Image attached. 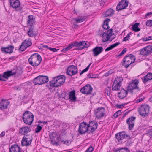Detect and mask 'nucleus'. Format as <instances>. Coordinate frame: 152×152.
Instances as JSON below:
<instances>
[{
	"label": "nucleus",
	"mask_w": 152,
	"mask_h": 152,
	"mask_svg": "<svg viewBox=\"0 0 152 152\" xmlns=\"http://www.w3.org/2000/svg\"><path fill=\"white\" fill-rule=\"evenodd\" d=\"M128 2L126 0H122L119 2L117 6L116 10L119 11L126 8L128 6Z\"/></svg>",
	"instance_id": "9"
},
{
	"label": "nucleus",
	"mask_w": 152,
	"mask_h": 152,
	"mask_svg": "<svg viewBox=\"0 0 152 152\" xmlns=\"http://www.w3.org/2000/svg\"><path fill=\"white\" fill-rule=\"evenodd\" d=\"M92 90V88L89 84L86 85L84 87L82 88L80 91L82 93L88 95L91 93Z\"/></svg>",
	"instance_id": "14"
},
{
	"label": "nucleus",
	"mask_w": 152,
	"mask_h": 152,
	"mask_svg": "<svg viewBox=\"0 0 152 152\" xmlns=\"http://www.w3.org/2000/svg\"><path fill=\"white\" fill-rule=\"evenodd\" d=\"M49 50L52 51L53 52H57L59 50H60L61 52L62 53H65L67 51L69 50L71 48H63L62 50L60 49H56V48H47Z\"/></svg>",
	"instance_id": "31"
},
{
	"label": "nucleus",
	"mask_w": 152,
	"mask_h": 152,
	"mask_svg": "<svg viewBox=\"0 0 152 152\" xmlns=\"http://www.w3.org/2000/svg\"><path fill=\"white\" fill-rule=\"evenodd\" d=\"M26 48H19L18 50L20 52H22L24 51Z\"/></svg>",
	"instance_id": "55"
},
{
	"label": "nucleus",
	"mask_w": 152,
	"mask_h": 152,
	"mask_svg": "<svg viewBox=\"0 0 152 152\" xmlns=\"http://www.w3.org/2000/svg\"><path fill=\"white\" fill-rule=\"evenodd\" d=\"M102 50L103 48H94L92 51L94 56H96L101 53Z\"/></svg>",
	"instance_id": "33"
},
{
	"label": "nucleus",
	"mask_w": 152,
	"mask_h": 152,
	"mask_svg": "<svg viewBox=\"0 0 152 152\" xmlns=\"http://www.w3.org/2000/svg\"><path fill=\"white\" fill-rule=\"evenodd\" d=\"M113 72V70H110L105 74V76H107L109 75L112 74Z\"/></svg>",
	"instance_id": "51"
},
{
	"label": "nucleus",
	"mask_w": 152,
	"mask_h": 152,
	"mask_svg": "<svg viewBox=\"0 0 152 152\" xmlns=\"http://www.w3.org/2000/svg\"><path fill=\"white\" fill-rule=\"evenodd\" d=\"M79 26V25H77L76 24L74 23H73V26L74 27V28H76L78 26Z\"/></svg>",
	"instance_id": "58"
},
{
	"label": "nucleus",
	"mask_w": 152,
	"mask_h": 152,
	"mask_svg": "<svg viewBox=\"0 0 152 152\" xmlns=\"http://www.w3.org/2000/svg\"><path fill=\"white\" fill-rule=\"evenodd\" d=\"M42 127L38 125L37 126V127L35 129V132L36 133H38L42 129Z\"/></svg>",
	"instance_id": "44"
},
{
	"label": "nucleus",
	"mask_w": 152,
	"mask_h": 152,
	"mask_svg": "<svg viewBox=\"0 0 152 152\" xmlns=\"http://www.w3.org/2000/svg\"><path fill=\"white\" fill-rule=\"evenodd\" d=\"M126 51V48H124V49L121 52V53L118 56H120L124 54Z\"/></svg>",
	"instance_id": "49"
},
{
	"label": "nucleus",
	"mask_w": 152,
	"mask_h": 152,
	"mask_svg": "<svg viewBox=\"0 0 152 152\" xmlns=\"http://www.w3.org/2000/svg\"><path fill=\"white\" fill-rule=\"evenodd\" d=\"M34 116L29 111H26L23 113L22 119L24 122L28 125H31L34 120Z\"/></svg>",
	"instance_id": "3"
},
{
	"label": "nucleus",
	"mask_w": 152,
	"mask_h": 152,
	"mask_svg": "<svg viewBox=\"0 0 152 152\" xmlns=\"http://www.w3.org/2000/svg\"><path fill=\"white\" fill-rule=\"evenodd\" d=\"M114 11L112 9L110 8L106 11L104 15V17H106L111 16L114 13Z\"/></svg>",
	"instance_id": "37"
},
{
	"label": "nucleus",
	"mask_w": 152,
	"mask_h": 152,
	"mask_svg": "<svg viewBox=\"0 0 152 152\" xmlns=\"http://www.w3.org/2000/svg\"><path fill=\"white\" fill-rule=\"evenodd\" d=\"M135 119V117H131L127 119L126 122L129 125V130H131L134 127Z\"/></svg>",
	"instance_id": "21"
},
{
	"label": "nucleus",
	"mask_w": 152,
	"mask_h": 152,
	"mask_svg": "<svg viewBox=\"0 0 152 152\" xmlns=\"http://www.w3.org/2000/svg\"><path fill=\"white\" fill-rule=\"evenodd\" d=\"M27 25L28 26H32L35 24L34 16L33 15H29L27 18Z\"/></svg>",
	"instance_id": "23"
},
{
	"label": "nucleus",
	"mask_w": 152,
	"mask_h": 152,
	"mask_svg": "<svg viewBox=\"0 0 152 152\" xmlns=\"http://www.w3.org/2000/svg\"><path fill=\"white\" fill-rule=\"evenodd\" d=\"M131 34L132 33L131 32H130L124 38L123 41H126L127 40H128L129 39L130 35H131Z\"/></svg>",
	"instance_id": "43"
},
{
	"label": "nucleus",
	"mask_w": 152,
	"mask_h": 152,
	"mask_svg": "<svg viewBox=\"0 0 152 152\" xmlns=\"http://www.w3.org/2000/svg\"><path fill=\"white\" fill-rule=\"evenodd\" d=\"M127 94V91L124 89H122L118 93V96L120 98L123 99L126 97Z\"/></svg>",
	"instance_id": "32"
},
{
	"label": "nucleus",
	"mask_w": 152,
	"mask_h": 152,
	"mask_svg": "<svg viewBox=\"0 0 152 152\" xmlns=\"http://www.w3.org/2000/svg\"><path fill=\"white\" fill-rule=\"evenodd\" d=\"M32 45V42L31 39H26L24 40L21 45L20 46L19 48H21L22 47L24 48H28Z\"/></svg>",
	"instance_id": "26"
},
{
	"label": "nucleus",
	"mask_w": 152,
	"mask_h": 152,
	"mask_svg": "<svg viewBox=\"0 0 152 152\" xmlns=\"http://www.w3.org/2000/svg\"><path fill=\"white\" fill-rule=\"evenodd\" d=\"M113 33V29L111 28L104 32L102 35V41L103 42L108 41H111L115 37V35Z\"/></svg>",
	"instance_id": "4"
},
{
	"label": "nucleus",
	"mask_w": 152,
	"mask_h": 152,
	"mask_svg": "<svg viewBox=\"0 0 152 152\" xmlns=\"http://www.w3.org/2000/svg\"><path fill=\"white\" fill-rule=\"evenodd\" d=\"M38 123H43L44 124H46L47 123V122H41L40 121H39Z\"/></svg>",
	"instance_id": "61"
},
{
	"label": "nucleus",
	"mask_w": 152,
	"mask_h": 152,
	"mask_svg": "<svg viewBox=\"0 0 152 152\" xmlns=\"http://www.w3.org/2000/svg\"><path fill=\"white\" fill-rule=\"evenodd\" d=\"M21 149L17 145H12L10 148V152H21Z\"/></svg>",
	"instance_id": "24"
},
{
	"label": "nucleus",
	"mask_w": 152,
	"mask_h": 152,
	"mask_svg": "<svg viewBox=\"0 0 152 152\" xmlns=\"http://www.w3.org/2000/svg\"><path fill=\"white\" fill-rule=\"evenodd\" d=\"M14 48H1V51L4 53H11L13 52Z\"/></svg>",
	"instance_id": "38"
},
{
	"label": "nucleus",
	"mask_w": 152,
	"mask_h": 152,
	"mask_svg": "<svg viewBox=\"0 0 152 152\" xmlns=\"http://www.w3.org/2000/svg\"><path fill=\"white\" fill-rule=\"evenodd\" d=\"M151 14H152V12H149L148 13H147L145 15V16L146 17L147 16H149L150 15H151Z\"/></svg>",
	"instance_id": "57"
},
{
	"label": "nucleus",
	"mask_w": 152,
	"mask_h": 152,
	"mask_svg": "<svg viewBox=\"0 0 152 152\" xmlns=\"http://www.w3.org/2000/svg\"><path fill=\"white\" fill-rule=\"evenodd\" d=\"M115 152H129V151L127 148H122L116 150Z\"/></svg>",
	"instance_id": "40"
},
{
	"label": "nucleus",
	"mask_w": 152,
	"mask_h": 152,
	"mask_svg": "<svg viewBox=\"0 0 152 152\" xmlns=\"http://www.w3.org/2000/svg\"><path fill=\"white\" fill-rule=\"evenodd\" d=\"M120 44V42H117L109 46L107 48H115Z\"/></svg>",
	"instance_id": "48"
},
{
	"label": "nucleus",
	"mask_w": 152,
	"mask_h": 152,
	"mask_svg": "<svg viewBox=\"0 0 152 152\" xmlns=\"http://www.w3.org/2000/svg\"><path fill=\"white\" fill-rule=\"evenodd\" d=\"M113 48H106V49H105V51H109L111 50Z\"/></svg>",
	"instance_id": "59"
},
{
	"label": "nucleus",
	"mask_w": 152,
	"mask_h": 152,
	"mask_svg": "<svg viewBox=\"0 0 152 152\" xmlns=\"http://www.w3.org/2000/svg\"><path fill=\"white\" fill-rule=\"evenodd\" d=\"M139 81L137 80H132V82L130 83L128 87V90L131 91L138 88L137 85Z\"/></svg>",
	"instance_id": "19"
},
{
	"label": "nucleus",
	"mask_w": 152,
	"mask_h": 152,
	"mask_svg": "<svg viewBox=\"0 0 152 152\" xmlns=\"http://www.w3.org/2000/svg\"><path fill=\"white\" fill-rule=\"evenodd\" d=\"M94 148L93 147L90 146L87 149L85 152H92Z\"/></svg>",
	"instance_id": "50"
},
{
	"label": "nucleus",
	"mask_w": 152,
	"mask_h": 152,
	"mask_svg": "<svg viewBox=\"0 0 152 152\" xmlns=\"http://www.w3.org/2000/svg\"><path fill=\"white\" fill-rule=\"evenodd\" d=\"M61 142H62L63 143L65 144L66 145H67L68 143H69L70 142V140H62L61 141Z\"/></svg>",
	"instance_id": "52"
},
{
	"label": "nucleus",
	"mask_w": 152,
	"mask_h": 152,
	"mask_svg": "<svg viewBox=\"0 0 152 152\" xmlns=\"http://www.w3.org/2000/svg\"><path fill=\"white\" fill-rule=\"evenodd\" d=\"M28 61L30 65L34 66H37L40 63L42 58L39 55L34 53L31 56Z\"/></svg>",
	"instance_id": "2"
},
{
	"label": "nucleus",
	"mask_w": 152,
	"mask_h": 152,
	"mask_svg": "<svg viewBox=\"0 0 152 152\" xmlns=\"http://www.w3.org/2000/svg\"><path fill=\"white\" fill-rule=\"evenodd\" d=\"M32 140V139L30 136H24L22 140V145L23 146H28L31 144Z\"/></svg>",
	"instance_id": "13"
},
{
	"label": "nucleus",
	"mask_w": 152,
	"mask_h": 152,
	"mask_svg": "<svg viewBox=\"0 0 152 152\" xmlns=\"http://www.w3.org/2000/svg\"><path fill=\"white\" fill-rule=\"evenodd\" d=\"M28 34L30 37H35L37 35L38 32L34 26H31L29 28Z\"/></svg>",
	"instance_id": "18"
},
{
	"label": "nucleus",
	"mask_w": 152,
	"mask_h": 152,
	"mask_svg": "<svg viewBox=\"0 0 152 152\" xmlns=\"http://www.w3.org/2000/svg\"><path fill=\"white\" fill-rule=\"evenodd\" d=\"M139 25V23H136L133 25L131 27L132 29L135 32H137L140 30V29L138 26Z\"/></svg>",
	"instance_id": "35"
},
{
	"label": "nucleus",
	"mask_w": 152,
	"mask_h": 152,
	"mask_svg": "<svg viewBox=\"0 0 152 152\" xmlns=\"http://www.w3.org/2000/svg\"><path fill=\"white\" fill-rule=\"evenodd\" d=\"M121 112L120 111H118L116 112L115 114H114L113 116V118H116L118 117V116L120 115H121Z\"/></svg>",
	"instance_id": "42"
},
{
	"label": "nucleus",
	"mask_w": 152,
	"mask_h": 152,
	"mask_svg": "<svg viewBox=\"0 0 152 152\" xmlns=\"http://www.w3.org/2000/svg\"><path fill=\"white\" fill-rule=\"evenodd\" d=\"M5 135V132H2V133L0 134L1 137L4 136Z\"/></svg>",
	"instance_id": "56"
},
{
	"label": "nucleus",
	"mask_w": 152,
	"mask_h": 152,
	"mask_svg": "<svg viewBox=\"0 0 152 152\" xmlns=\"http://www.w3.org/2000/svg\"><path fill=\"white\" fill-rule=\"evenodd\" d=\"M90 45L91 44L86 41H82L79 42L75 41L69 44L66 48H73L74 47L79 48V47L81 46H82V48H88Z\"/></svg>",
	"instance_id": "5"
},
{
	"label": "nucleus",
	"mask_w": 152,
	"mask_h": 152,
	"mask_svg": "<svg viewBox=\"0 0 152 152\" xmlns=\"http://www.w3.org/2000/svg\"><path fill=\"white\" fill-rule=\"evenodd\" d=\"M105 92L108 96H110V89L109 87L105 89Z\"/></svg>",
	"instance_id": "45"
},
{
	"label": "nucleus",
	"mask_w": 152,
	"mask_h": 152,
	"mask_svg": "<svg viewBox=\"0 0 152 152\" xmlns=\"http://www.w3.org/2000/svg\"><path fill=\"white\" fill-rule=\"evenodd\" d=\"M145 98L143 97L141 98H139V99H138L136 100V102L138 103L141 101H142Z\"/></svg>",
	"instance_id": "54"
},
{
	"label": "nucleus",
	"mask_w": 152,
	"mask_h": 152,
	"mask_svg": "<svg viewBox=\"0 0 152 152\" xmlns=\"http://www.w3.org/2000/svg\"><path fill=\"white\" fill-rule=\"evenodd\" d=\"M10 102L7 100H4L2 99L0 102V108L2 110L4 109H7V106L8 105Z\"/></svg>",
	"instance_id": "27"
},
{
	"label": "nucleus",
	"mask_w": 152,
	"mask_h": 152,
	"mask_svg": "<svg viewBox=\"0 0 152 152\" xmlns=\"http://www.w3.org/2000/svg\"><path fill=\"white\" fill-rule=\"evenodd\" d=\"M88 130V124L85 122L80 123L79 125L78 132L81 134L85 133Z\"/></svg>",
	"instance_id": "12"
},
{
	"label": "nucleus",
	"mask_w": 152,
	"mask_h": 152,
	"mask_svg": "<svg viewBox=\"0 0 152 152\" xmlns=\"http://www.w3.org/2000/svg\"><path fill=\"white\" fill-rule=\"evenodd\" d=\"M91 64V63H90L88 65V66L86 69H83V70L82 71V72L80 73V75H81L82 74H83L84 72H86L88 70Z\"/></svg>",
	"instance_id": "46"
},
{
	"label": "nucleus",
	"mask_w": 152,
	"mask_h": 152,
	"mask_svg": "<svg viewBox=\"0 0 152 152\" xmlns=\"http://www.w3.org/2000/svg\"><path fill=\"white\" fill-rule=\"evenodd\" d=\"M146 135L147 136H149L150 137H152V128L148 130Z\"/></svg>",
	"instance_id": "47"
},
{
	"label": "nucleus",
	"mask_w": 152,
	"mask_h": 152,
	"mask_svg": "<svg viewBox=\"0 0 152 152\" xmlns=\"http://www.w3.org/2000/svg\"><path fill=\"white\" fill-rule=\"evenodd\" d=\"M42 48H49L48 46L46 45H43L42 46Z\"/></svg>",
	"instance_id": "62"
},
{
	"label": "nucleus",
	"mask_w": 152,
	"mask_h": 152,
	"mask_svg": "<svg viewBox=\"0 0 152 152\" xmlns=\"http://www.w3.org/2000/svg\"><path fill=\"white\" fill-rule=\"evenodd\" d=\"M48 77L39 75L34 79L33 82L35 85H39L45 84L48 82Z\"/></svg>",
	"instance_id": "8"
},
{
	"label": "nucleus",
	"mask_w": 152,
	"mask_h": 152,
	"mask_svg": "<svg viewBox=\"0 0 152 152\" xmlns=\"http://www.w3.org/2000/svg\"><path fill=\"white\" fill-rule=\"evenodd\" d=\"M49 137L51 142L53 144H57L58 141V134L56 132H52L50 135Z\"/></svg>",
	"instance_id": "16"
},
{
	"label": "nucleus",
	"mask_w": 152,
	"mask_h": 152,
	"mask_svg": "<svg viewBox=\"0 0 152 152\" xmlns=\"http://www.w3.org/2000/svg\"><path fill=\"white\" fill-rule=\"evenodd\" d=\"M150 107L148 104H142L138 108V112L140 115L143 117H145L148 115Z\"/></svg>",
	"instance_id": "6"
},
{
	"label": "nucleus",
	"mask_w": 152,
	"mask_h": 152,
	"mask_svg": "<svg viewBox=\"0 0 152 152\" xmlns=\"http://www.w3.org/2000/svg\"><path fill=\"white\" fill-rule=\"evenodd\" d=\"M10 6L13 8H18L20 5V2L18 0H9Z\"/></svg>",
	"instance_id": "22"
},
{
	"label": "nucleus",
	"mask_w": 152,
	"mask_h": 152,
	"mask_svg": "<svg viewBox=\"0 0 152 152\" xmlns=\"http://www.w3.org/2000/svg\"><path fill=\"white\" fill-rule=\"evenodd\" d=\"M105 109L103 107L98 108L95 110V114L96 117L100 118L104 116L105 113Z\"/></svg>",
	"instance_id": "15"
},
{
	"label": "nucleus",
	"mask_w": 152,
	"mask_h": 152,
	"mask_svg": "<svg viewBox=\"0 0 152 152\" xmlns=\"http://www.w3.org/2000/svg\"><path fill=\"white\" fill-rule=\"evenodd\" d=\"M121 79L117 77L114 80L112 85V89L113 90H118L121 85Z\"/></svg>",
	"instance_id": "10"
},
{
	"label": "nucleus",
	"mask_w": 152,
	"mask_h": 152,
	"mask_svg": "<svg viewBox=\"0 0 152 152\" xmlns=\"http://www.w3.org/2000/svg\"><path fill=\"white\" fill-rule=\"evenodd\" d=\"M152 80V73H149L145 76L143 78V82L145 84L146 82Z\"/></svg>",
	"instance_id": "29"
},
{
	"label": "nucleus",
	"mask_w": 152,
	"mask_h": 152,
	"mask_svg": "<svg viewBox=\"0 0 152 152\" xmlns=\"http://www.w3.org/2000/svg\"><path fill=\"white\" fill-rule=\"evenodd\" d=\"M97 122L96 121H94L90 122L89 124H88V130L93 132L97 128Z\"/></svg>",
	"instance_id": "20"
},
{
	"label": "nucleus",
	"mask_w": 152,
	"mask_h": 152,
	"mask_svg": "<svg viewBox=\"0 0 152 152\" xmlns=\"http://www.w3.org/2000/svg\"><path fill=\"white\" fill-rule=\"evenodd\" d=\"M145 25L147 26L152 27V20H147L145 23Z\"/></svg>",
	"instance_id": "41"
},
{
	"label": "nucleus",
	"mask_w": 152,
	"mask_h": 152,
	"mask_svg": "<svg viewBox=\"0 0 152 152\" xmlns=\"http://www.w3.org/2000/svg\"><path fill=\"white\" fill-rule=\"evenodd\" d=\"M128 136L123 132L117 133L116 134V138L119 140L126 138Z\"/></svg>",
	"instance_id": "30"
},
{
	"label": "nucleus",
	"mask_w": 152,
	"mask_h": 152,
	"mask_svg": "<svg viewBox=\"0 0 152 152\" xmlns=\"http://www.w3.org/2000/svg\"><path fill=\"white\" fill-rule=\"evenodd\" d=\"M74 20L76 21L77 23H79L84 21L85 20V19L83 17H79L78 18H74Z\"/></svg>",
	"instance_id": "39"
},
{
	"label": "nucleus",
	"mask_w": 152,
	"mask_h": 152,
	"mask_svg": "<svg viewBox=\"0 0 152 152\" xmlns=\"http://www.w3.org/2000/svg\"><path fill=\"white\" fill-rule=\"evenodd\" d=\"M149 40L152 39V36L148 37Z\"/></svg>",
	"instance_id": "64"
},
{
	"label": "nucleus",
	"mask_w": 152,
	"mask_h": 152,
	"mask_svg": "<svg viewBox=\"0 0 152 152\" xmlns=\"http://www.w3.org/2000/svg\"><path fill=\"white\" fill-rule=\"evenodd\" d=\"M135 60V57L134 56L130 54L126 56L123 59V65L126 68H127L132 64L134 63Z\"/></svg>",
	"instance_id": "7"
},
{
	"label": "nucleus",
	"mask_w": 152,
	"mask_h": 152,
	"mask_svg": "<svg viewBox=\"0 0 152 152\" xmlns=\"http://www.w3.org/2000/svg\"><path fill=\"white\" fill-rule=\"evenodd\" d=\"M77 72V67L74 65H71L68 67L66 73L69 75L72 76L76 74Z\"/></svg>",
	"instance_id": "11"
},
{
	"label": "nucleus",
	"mask_w": 152,
	"mask_h": 152,
	"mask_svg": "<svg viewBox=\"0 0 152 152\" xmlns=\"http://www.w3.org/2000/svg\"><path fill=\"white\" fill-rule=\"evenodd\" d=\"M122 106V105H118L117 106V107L119 108H120Z\"/></svg>",
	"instance_id": "63"
},
{
	"label": "nucleus",
	"mask_w": 152,
	"mask_h": 152,
	"mask_svg": "<svg viewBox=\"0 0 152 152\" xmlns=\"http://www.w3.org/2000/svg\"><path fill=\"white\" fill-rule=\"evenodd\" d=\"M65 79V77L64 75L56 76L53 78L50 81V85L55 87L60 86L64 83Z\"/></svg>",
	"instance_id": "1"
},
{
	"label": "nucleus",
	"mask_w": 152,
	"mask_h": 152,
	"mask_svg": "<svg viewBox=\"0 0 152 152\" xmlns=\"http://www.w3.org/2000/svg\"><path fill=\"white\" fill-rule=\"evenodd\" d=\"M69 99L72 102H74L76 101V98L75 97V91L73 90L70 92L69 95Z\"/></svg>",
	"instance_id": "34"
},
{
	"label": "nucleus",
	"mask_w": 152,
	"mask_h": 152,
	"mask_svg": "<svg viewBox=\"0 0 152 152\" xmlns=\"http://www.w3.org/2000/svg\"><path fill=\"white\" fill-rule=\"evenodd\" d=\"M110 20V19H107L104 20L102 25L104 29L107 30L109 29L108 23Z\"/></svg>",
	"instance_id": "36"
},
{
	"label": "nucleus",
	"mask_w": 152,
	"mask_h": 152,
	"mask_svg": "<svg viewBox=\"0 0 152 152\" xmlns=\"http://www.w3.org/2000/svg\"><path fill=\"white\" fill-rule=\"evenodd\" d=\"M144 48H152V44L148 45L146 46Z\"/></svg>",
	"instance_id": "60"
},
{
	"label": "nucleus",
	"mask_w": 152,
	"mask_h": 152,
	"mask_svg": "<svg viewBox=\"0 0 152 152\" xmlns=\"http://www.w3.org/2000/svg\"><path fill=\"white\" fill-rule=\"evenodd\" d=\"M152 48H142L140 50V54L143 56L147 55L151 52Z\"/></svg>",
	"instance_id": "25"
},
{
	"label": "nucleus",
	"mask_w": 152,
	"mask_h": 152,
	"mask_svg": "<svg viewBox=\"0 0 152 152\" xmlns=\"http://www.w3.org/2000/svg\"><path fill=\"white\" fill-rule=\"evenodd\" d=\"M107 1V0H101L100 2V4L101 6H103L105 4Z\"/></svg>",
	"instance_id": "53"
},
{
	"label": "nucleus",
	"mask_w": 152,
	"mask_h": 152,
	"mask_svg": "<svg viewBox=\"0 0 152 152\" xmlns=\"http://www.w3.org/2000/svg\"><path fill=\"white\" fill-rule=\"evenodd\" d=\"M30 130V129L28 127H23L20 129L19 133L22 135H24L29 132Z\"/></svg>",
	"instance_id": "28"
},
{
	"label": "nucleus",
	"mask_w": 152,
	"mask_h": 152,
	"mask_svg": "<svg viewBox=\"0 0 152 152\" xmlns=\"http://www.w3.org/2000/svg\"><path fill=\"white\" fill-rule=\"evenodd\" d=\"M15 75V73H13L12 71H8L4 73L2 75L0 74V80L5 81L3 78L8 79V78L13 75Z\"/></svg>",
	"instance_id": "17"
}]
</instances>
